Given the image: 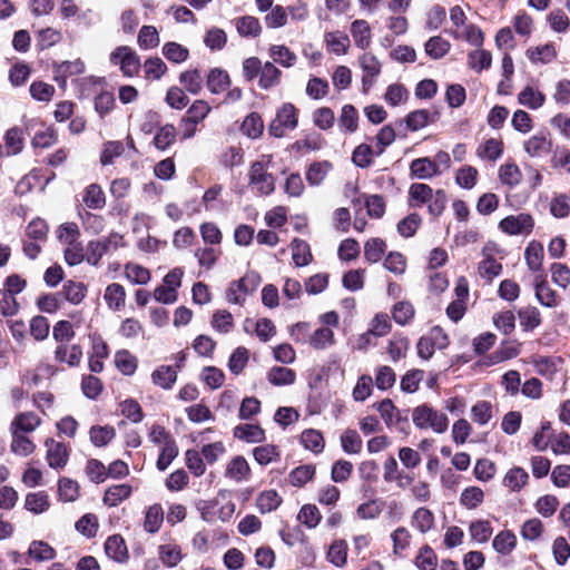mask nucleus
<instances>
[{
    "label": "nucleus",
    "mask_w": 570,
    "mask_h": 570,
    "mask_svg": "<svg viewBox=\"0 0 570 570\" xmlns=\"http://www.w3.org/2000/svg\"><path fill=\"white\" fill-rule=\"evenodd\" d=\"M414 426L421 431H431L435 434H443L449 429L448 415L428 403L415 406L411 412Z\"/></svg>",
    "instance_id": "f257e3e1"
},
{
    "label": "nucleus",
    "mask_w": 570,
    "mask_h": 570,
    "mask_svg": "<svg viewBox=\"0 0 570 570\" xmlns=\"http://www.w3.org/2000/svg\"><path fill=\"white\" fill-rule=\"evenodd\" d=\"M271 163L272 156L263 155L248 169V186L259 196L271 195L275 190V178L268 171Z\"/></svg>",
    "instance_id": "f03ea898"
},
{
    "label": "nucleus",
    "mask_w": 570,
    "mask_h": 570,
    "mask_svg": "<svg viewBox=\"0 0 570 570\" xmlns=\"http://www.w3.org/2000/svg\"><path fill=\"white\" fill-rule=\"evenodd\" d=\"M261 276L255 272L246 273L240 279L229 284L226 299L229 304L243 305L246 296L253 293L261 284Z\"/></svg>",
    "instance_id": "7ed1b4c3"
},
{
    "label": "nucleus",
    "mask_w": 570,
    "mask_h": 570,
    "mask_svg": "<svg viewBox=\"0 0 570 570\" xmlns=\"http://www.w3.org/2000/svg\"><path fill=\"white\" fill-rule=\"evenodd\" d=\"M298 125V110L289 102L283 104L277 110L275 119L269 125V132L274 137L281 138L288 130H294Z\"/></svg>",
    "instance_id": "20e7f679"
},
{
    "label": "nucleus",
    "mask_w": 570,
    "mask_h": 570,
    "mask_svg": "<svg viewBox=\"0 0 570 570\" xmlns=\"http://www.w3.org/2000/svg\"><path fill=\"white\" fill-rule=\"evenodd\" d=\"M498 228L509 236H529L534 228V218L528 213L509 215L499 222Z\"/></svg>",
    "instance_id": "39448f33"
},
{
    "label": "nucleus",
    "mask_w": 570,
    "mask_h": 570,
    "mask_svg": "<svg viewBox=\"0 0 570 570\" xmlns=\"http://www.w3.org/2000/svg\"><path fill=\"white\" fill-rule=\"evenodd\" d=\"M124 245V237L118 233H111L108 237L102 239L91 240L87 246V262L96 266L104 255Z\"/></svg>",
    "instance_id": "423d86ee"
},
{
    "label": "nucleus",
    "mask_w": 570,
    "mask_h": 570,
    "mask_svg": "<svg viewBox=\"0 0 570 570\" xmlns=\"http://www.w3.org/2000/svg\"><path fill=\"white\" fill-rule=\"evenodd\" d=\"M110 62L119 66L125 77H134L140 69V58L136 51L128 46H119L110 53Z\"/></svg>",
    "instance_id": "0eeeda50"
},
{
    "label": "nucleus",
    "mask_w": 570,
    "mask_h": 570,
    "mask_svg": "<svg viewBox=\"0 0 570 570\" xmlns=\"http://www.w3.org/2000/svg\"><path fill=\"white\" fill-rule=\"evenodd\" d=\"M358 61L363 71V90L366 91L374 85L376 78L380 76L382 71V63L377 57L371 52H364L360 56Z\"/></svg>",
    "instance_id": "6e6552de"
},
{
    "label": "nucleus",
    "mask_w": 570,
    "mask_h": 570,
    "mask_svg": "<svg viewBox=\"0 0 570 570\" xmlns=\"http://www.w3.org/2000/svg\"><path fill=\"white\" fill-rule=\"evenodd\" d=\"M45 445L47 448L46 460L48 465L55 470L63 469L69 460V448L53 439L47 440Z\"/></svg>",
    "instance_id": "1a4fd4ad"
},
{
    "label": "nucleus",
    "mask_w": 570,
    "mask_h": 570,
    "mask_svg": "<svg viewBox=\"0 0 570 570\" xmlns=\"http://www.w3.org/2000/svg\"><path fill=\"white\" fill-rule=\"evenodd\" d=\"M360 122L358 110L352 104H345L340 111L337 126L341 132L352 135L357 131Z\"/></svg>",
    "instance_id": "9d476101"
},
{
    "label": "nucleus",
    "mask_w": 570,
    "mask_h": 570,
    "mask_svg": "<svg viewBox=\"0 0 570 570\" xmlns=\"http://www.w3.org/2000/svg\"><path fill=\"white\" fill-rule=\"evenodd\" d=\"M552 142L546 132H537L524 141V151L530 157L541 158L550 153Z\"/></svg>",
    "instance_id": "9b49d317"
},
{
    "label": "nucleus",
    "mask_w": 570,
    "mask_h": 570,
    "mask_svg": "<svg viewBox=\"0 0 570 570\" xmlns=\"http://www.w3.org/2000/svg\"><path fill=\"white\" fill-rule=\"evenodd\" d=\"M82 358V348L78 344H59L55 350V361L76 367Z\"/></svg>",
    "instance_id": "f8f14e48"
},
{
    "label": "nucleus",
    "mask_w": 570,
    "mask_h": 570,
    "mask_svg": "<svg viewBox=\"0 0 570 570\" xmlns=\"http://www.w3.org/2000/svg\"><path fill=\"white\" fill-rule=\"evenodd\" d=\"M535 298L538 302L549 308L556 307L559 304V297L546 279V275L540 274L534 277Z\"/></svg>",
    "instance_id": "ddd939ff"
},
{
    "label": "nucleus",
    "mask_w": 570,
    "mask_h": 570,
    "mask_svg": "<svg viewBox=\"0 0 570 570\" xmlns=\"http://www.w3.org/2000/svg\"><path fill=\"white\" fill-rule=\"evenodd\" d=\"M392 541V554L396 558H403L405 551L411 547L413 534L404 525L394 529L390 534Z\"/></svg>",
    "instance_id": "4468645a"
},
{
    "label": "nucleus",
    "mask_w": 570,
    "mask_h": 570,
    "mask_svg": "<svg viewBox=\"0 0 570 570\" xmlns=\"http://www.w3.org/2000/svg\"><path fill=\"white\" fill-rule=\"evenodd\" d=\"M41 424V419L33 412H21L10 424L11 433L27 434L33 432Z\"/></svg>",
    "instance_id": "2eb2a0df"
},
{
    "label": "nucleus",
    "mask_w": 570,
    "mask_h": 570,
    "mask_svg": "<svg viewBox=\"0 0 570 570\" xmlns=\"http://www.w3.org/2000/svg\"><path fill=\"white\" fill-rule=\"evenodd\" d=\"M250 475V468L242 455L234 456L226 465L225 476L235 482H243Z\"/></svg>",
    "instance_id": "dca6fc26"
},
{
    "label": "nucleus",
    "mask_w": 570,
    "mask_h": 570,
    "mask_svg": "<svg viewBox=\"0 0 570 570\" xmlns=\"http://www.w3.org/2000/svg\"><path fill=\"white\" fill-rule=\"evenodd\" d=\"M235 439L247 443H261L265 441V431L258 424H238L233 430Z\"/></svg>",
    "instance_id": "f3484780"
},
{
    "label": "nucleus",
    "mask_w": 570,
    "mask_h": 570,
    "mask_svg": "<svg viewBox=\"0 0 570 570\" xmlns=\"http://www.w3.org/2000/svg\"><path fill=\"white\" fill-rule=\"evenodd\" d=\"M411 525L422 534L428 533L435 527L434 513L425 507L415 509L411 515Z\"/></svg>",
    "instance_id": "a211bd4d"
},
{
    "label": "nucleus",
    "mask_w": 570,
    "mask_h": 570,
    "mask_svg": "<svg viewBox=\"0 0 570 570\" xmlns=\"http://www.w3.org/2000/svg\"><path fill=\"white\" fill-rule=\"evenodd\" d=\"M525 56L533 65H548L557 58V50L553 43H546L529 48Z\"/></svg>",
    "instance_id": "6ab92c4d"
},
{
    "label": "nucleus",
    "mask_w": 570,
    "mask_h": 570,
    "mask_svg": "<svg viewBox=\"0 0 570 570\" xmlns=\"http://www.w3.org/2000/svg\"><path fill=\"white\" fill-rule=\"evenodd\" d=\"M544 257L543 246L540 242L531 240L524 250V261L528 268L533 273L542 272Z\"/></svg>",
    "instance_id": "aec40b11"
},
{
    "label": "nucleus",
    "mask_w": 570,
    "mask_h": 570,
    "mask_svg": "<svg viewBox=\"0 0 570 570\" xmlns=\"http://www.w3.org/2000/svg\"><path fill=\"white\" fill-rule=\"evenodd\" d=\"M498 176L501 184L509 188L517 187L523 177L520 167L512 160H508L499 167Z\"/></svg>",
    "instance_id": "412c9836"
},
{
    "label": "nucleus",
    "mask_w": 570,
    "mask_h": 570,
    "mask_svg": "<svg viewBox=\"0 0 570 570\" xmlns=\"http://www.w3.org/2000/svg\"><path fill=\"white\" fill-rule=\"evenodd\" d=\"M50 505V499L46 491L30 492L24 498V509L33 514L47 512Z\"/></svg>",
    "instance_id": "4be33fe9"
},
{
    "label": "nucleus",
    "mask_w": 570,
    "mask_h": 570,
    "mask_svg": "<svg viewBox=\"0 0 570 570\" xmlns=\"http://www.w3.org/2000/svg\"><path fill=\"white\" fill-rule=\"evenodd\" d=\"M132 493V488L129 484H114L109 487L104 494L102 502L107 507H117L127 500Z\"/></svg>",
    "instance_id": "5701e85b"
},
{
    "label": "nucleus",
    "mask_w": 570,
    "mask_h": 570,
    "mask_svg": "<svg viewBox=\"0 0 570 570\" xmlns=\"http://www.w3.org/2000/svg\"><path fill=\"white\" fill-rule=\"evenodd\" d=\"M82 204L88 209H102L106 205V196L98 184L88 185L82 191Z\"/></svg>",
    "instance_id": "b1692460"
},
{
    "label": "nucleus",
    "mask_w": 570,
    "mask_h": 570,
    "mask_svg": "<svg viewBox=\"0 0 570 570\" xmlns=\"http://www.w3.org/2000/svg\"><path fill=\"white\" fill-rule=\"evenodd\" d=\"M105 551L110 559L117 562H125L129 557L126 542L119 534H114L106 540Z\"/></svg>",
    "instance_id": "393cba45"
},
{
    "label": "nucleus",
    "mask_w": 570,
    "mask_h": 570,
    "mask_svg": "<svg viewBox=\"0 0 570 570\" xmlns=\"http://www.w3.org/2000/svg\"><path fill=\"white\" fill-rule=\"evenodd\" d=\"M517 535L511 530L500 531L492 540V547L495 552L507 557L512 553L517 547Z\"/></svg>",
    "instance_id": "a878e982"
},
{
    "label": "nucleus",
    "mask_w": 570,
    "mask_h": 570,
    "mask_svg": "<svg viewBox=\"0 0 570 570\" xmlns=\"http://www.w3.org/2000/svg\"><path fill=\"white\" fill-rule=\"evenodd\" d=\"M348 546L344 539L334 540L326 552V560L336 568L347 563Z\"/></svg>",
    "instance_id": "bb28decb"
},
{
    "label": "nucleus",
    "mask_w": 570,
    "mask_h": 570,
    "mask_svg": "<svg viewBox=\"0 0 570 570\" xmlns=\"http://www.w3.org/2000/svg\"><path fill=\"white\" fill-rule=\"evenodd\" d=\"M518 102L529 109L537 110L546 102V96L539 89L532 86H525L518 94Z\"/></svg>",
    "instance_id": "cd10ccee"
},
{
    "label": "nucleus",
    "mask_w": 570,
    "mask_h": 570,
    "mask_svg": "<svg viewBox=\"0 0 570 570\" xmlns=\"http://www.w3.org/2000/svg\"><path fill=\"white\" fill-rule=\"evenodd\" d=\"M235 28L240 37L256 38L262 33L261 21L253 16H243L234 20Z\"/></svg>",
    "instance_id": "c85d7f7f"
},
{
    "label": "nucleus",
    "mask_w": 570,
    "mask_h": 570,
    "mask_svg": "<svg viewBox=\"0 0 570 570\" xmlns=\"http://www.w3.org/2000/svg\"><path fill=\"white\" fill-rule=\"evenodd\" d=\"M158 558L164 566L174 568L183 560L181 548L176 542L160 544L158 547Z\"/></svg>",
    "instance_id": "c756f323"
},
{
    "label": "nucleus",
    "mask_w": 570,
    "mask_h": 570,
    "mask_svg": "<svg viewBox=\"0 0 570 570\" xmlns=\"http://www.w3.org/2000/svg\"><path fill=\"white\" fill-rule=\"evenodd\" d=\"M327 50L337 56L347 53L350 48V38L342 31L326 32L324 36Z\"/></svg>",
    "instance_id": "7c9ffc66"
},
{
    "label": "nucleus",
    "mask_w": 570,
    "mask_h": 570,
    "mask_svg": "<svg viewBox=\"0 0 570 570\" xmlns=\"http://www.w3.org/2000/svg\"><path fill=\"white\" fill-rule=\"evenodd\" d=\"M151 381L156 386L170 390L177 381V368L170 365H160L151 373Z\"/></svg>",
    "instance_id": "2f4dec72"
},
{
    "label": "nucleus",
    "mask_w": 570,
    "mask_h": 570,
    "mask_svg": "<svg viewBox=\"0 0 570 570\" xmlns=\"http://www.w3.org/2000/svg\"><path fill=\"white\" fill-rule=\"evenodd\" d=\"M351 35L356 47L365 50L370 47L372 35L371 27L365 20H355L351 24Z\"/></svg>",
    "instance_id": "473e14b6"
},
{
    "label": "nucleus",
    "mask_w": 570,
    "mask_h": 570,
    "mask_svg": "<svg viewBox=\"0 0 570 570\" xmlns=\"http://www.w3.org/2000/svg\"><path fill=\"white\" fill-rule=\"evenodd\" d=\"M450 49L451 43L441 36H433L424 43L425 53L433 60L442 59Z\"/></svg>",
    "instance_id": "72a5a7b5"
},
{
    "label": "nucleus",
    "mask_w": 570,
    "mask_h": 570,
    "mask_svg": "<svg viewBox=\"0 0 570 570\" xmlns=\"http://www.w3.org/2000/svg\"><path fill=\"white\" fill-rule=\"evenodd\" d=\"M104 298L110 309L119 311L125 306L126 291L122 285L112 283L106 287Z\"/></svg>",
    "instance_id": "f704fd0d"
},
{
    "label": "nucleus",
    "mask_w": 570,
    "mask_h": 570,
    "mask_svg": "<svg viewBox=\"0 0 570 570\" xmlns=\"http://www.w3.org/2000/svg\"><path fill=\"white\" fill-rule=\"evenodd\" d=\"M83 70L85 65L79 59L75 61H63L56 67L55 79L60 85L65 86L68 77L80 75L83 72Z\"/></svg>",
    "instance_id": "c9c22d12"
},
{
    "label": "nucleus",
    "mask_w": 570,
    "mask_h": 570,
    "mask_svg": "<svg viewBox=\"0 0 570 570\" xmlns=\"http://www.w3.org/2000/svg\"><path fill=\"white\" fill-rule=\"evenodd\" d=\"M503 154V142L497 138H490L476 148V155L481 159L495 161Z\"/></svg>",
    "instance_id": "e433bc0d"
},
{
    "label": "nucleus",
    "mask_w": 570,
    "mask_h": 570,
    "mask_svg": "<svg viewBox=\"0 0 570 570\" xmlns=\"http://www.w3.org/2000/svg\"><path fill=\"white\" fill-rule=\"evenodd\" d=\"M438 563V556L429 544L421 547L414 558V564L419 570H436Z\"/></svg>",
    "instance_id": "4c0bfd02"
},
{
    "label": "nucleus",
    "mask_w": 570,
    "mask_h": 570,
    "mask_svg": "<svg viewBox=\"0 0 570 570\" xmlns=\"http://www.w3.org/2000/svg\"><path fill=\"white\" fill-rule=\"evenodd\" d=\"M528 472L520 466H514L505 473L502 483L511 491L518 492L528 483Z\"/></svg>",
    "instance_id": "58836bf2"
},
{
    "label": "nucleus",
    "mask_w": 570,
    "mask_h": 570,
    "mask_svg": "<svg viewBox=\"0 0 570 570\" xmlns=\"http://www.w3.org/2000/svg\"><path fill=\"white\" fill-rule=\"evenodd\" d=\"M282 497L276 490H265L256 498V508L261 513L275 511L282 503Z\"/></svg>",
    "instance_id": "ea45409f"
},
{
    "label": "nucleus",
    "mask_w": 570,
    "mask_h": 570,
    "mask_svg": "<svg viewBox=\"0 0 570 570\" xmlns=\"http://www.w3.org/2000/svg\"><path fill=\"white\" fill-rule=\"evenodd\" d=\"M78 216L81 220L83 229L91 234V235H98L101 233L105 228V219L100 215H96L91 212H88L86 209H79Z\"/></svg>",
    "instance_id": "a19ab883"
},
{
    "label": "nucleus",
    "mask_w": 570,
    "mask_h": 570,
    "mask_svg": "<svg viewBox=\"0 0 570 570\" xmlns=\"http://www.w3.org/2000/svg\"><path fill=\"white\" fill-rule=\"evenodd\" d=\"M164 522V510L159 503L150 505L145 513L144 529L149 533L159 531Z\"/></svg>",
    "instance_id": "79ce46f5"
},
{
    "label": "nucleus",
    "mask_w": 570,
    "mask_h": 570,
    "mask_svg": "<svg viewBox=\"0 0 570 570\" xmlns=\"http://www.w3.org/2000/svg\"><path fill=\"white\" fill-rule=\"evenodd\" d=\"M411 175L419 179H430L436 176V169L432 159L428 157L416 158L410 165Z\"/></svg>",
    "instance_id": "37998d69"
},
{
    "label": "nucleus",
    "mask_w": 570,
    "mask_h": 570,
    "mask_svg": "<svg viewBox=\"0 0 570 570\" xmlns=\"http://www.w3.org/2000/svg\"><path fill=\"white\" fill-rule=\"evenodd\" d=\"M230 79L227 71L214 68L207 76V87L213 94H220L229 86Z\"/></svg>",
    "instance_id": "c03bdc74"
},
{
    "label": "nucleus",
    "mask_w": 570,
    "mask_h": 570,
    "mask_svg": "<svg viewBox=\"0 0 570 570\" xmlns=\"http://www.w3.org/2000/svg\"><path fill=\"white\" fill-rule=\"evenodd\" d=\"M492 55L484 49H476L468 55V66L475 72L480 73L491 67Z\"/></svg>",
    "instance_id": "a18cd8bd"
},
{
    "label": "nucleus",
    "mask_w": 570,
    "mask_h": 570,
    "mask_svg": "<svg viewBox=\"0 0 570 570\" xmlns=\"http://www.w3.org/2000/svg\"><path fill=\"white\" fill-rule=\"evenodd\" d=\"M520 325L523 331H533L541 324V314L535 306H525L518 311Z\"/></svg>",
    "instance_id": "49530a36"
},
{
    "label": "nucleus",
    "mask_w": 570,
    "mask_h": 570,
    "mask_svg": "<svg viewBox=\"0 0 570 570\" xmlns=\"http://www.w3.org/2000/svg\"><path fill=\"white\" fill-rule=\"evenodd\" d=\"M240 130L248 138L256 139L264 131V121L257 112H250L245 117Z\"/></svg>",
    "instance_id": "de8ad7c7"
},
{
    "label": "nucleus",
    "mask_w": 570,
    "mask_h": 570,
    "mask_svg": "<svg viewBox=\"0 0 570 570\" xmlns=\"http://www.w3.org/2000/svg\"><path fill=\"white\" fill-rule=\"evenodd\" d=\"M308 343L315 350H325L335 343L334 332L328 327L316 328L308 338Z\"/></svg>",
    "instance_id": "09e8293b"
},
{
    "label": "nucleus",
    "mask_w": 570,
    "mask_h": 570,
    "mask_svg": "<svg viewBox=\"0 0 570 570\" xmlns=\"http://www.w3.org/2000/svg\"><path fill=\"white\" fill-rule=\"evenodd\" d=\"M519 353L520 348L518 344L504 342L499 346V348L494 353L489 355V361L487 362V365H494L511 360L513 357H517Z\"/></svg>",
    "instance_id": "8fccbe9b"
},
{
    "label": "nucleus",
    "mask_w": 570,
    "mask_h": 570,
    "mask_svg": "<svg viewBox=\"0 0 570 570\" xmlns=\"http://www.w3.org/2000/svg\"><path fill=\"white\" fill-rule=\"evenodd\" d=\"M61 294L66 301L78 305L85 299L87 295V287L80 282L68 281L63 284Z\"/></svg>",
    "instance_id": "3c124183"
},
{
    "label": "nucleus",
    "mask_w": 570,
    "mask_h": 570,
    "mask_svg": "<svg viewBox=\"0 0 570 570\" xmlns=\"http://www.w3.org/2000/svg\"><path fill=\"white\" fill-rule=\"evenodd\" d=\"M291 249L292 258L296 266H306L312 261L309 246L305 240L294 238L291 243Z\"/></svg>",
    "instance_id": "603ef678"
},
{
    "label": "nucleus",
    "mask_w": 570,
    "mask_h": 570,
    "mask_svg": "<svg viewBox=\"0 0 570 570\" xmlns=\"http://www.w3.org/2000/svg\"><path fill=\"white\" fill-rule=\"evenodd\" d=\"M11 436L10 450L12 453L19 456H28L35 452L36 444L26 434L11 433Z\"/></svg>",
    "instance_id": "864d4df0"
},
{
    "label": "nucleus",
    "mask_w": 570,
    "mask_h": 570,
    "mask_svg": "<svg viewBox=\"0 0 570 570\" xmlns=\"http://www.w3.org/2000/svg\"><path fill=\"white\" fill-rule=\"evenodd\" d=\"M125 276L129 282L138 285H146L151 278L148 268L131 262L125 265Z\"/></svg>",
    "instance_id": "5fc2aeb1"
},
{
    "label": "nucleus",
    "mask_w": 570,
    "mask_h": 570,
    "mask_svg": "<svg viewBox=\"0 0 570 570\" xmlns=\"http://www.w3.org/2000/svg\"><path fill=\"white\" fill-rule=\"evenodd\" d=\"M253 456L259 465H267L277 462L281 453L276 445L264 444L253 449Z\"/></svg>",
    "instance_id": "6e6d98bb"
},
{
    "label": "nucleus",
    "mask_w": 570,
    "mask_h": 570,
    "mask_svg": "<svg viewBox=\"0 0 570 570\" xmlns=\"http://www.w3.org/2000/svg\"><path fill=\"white\" fill-rule=\"evenodd\" d=\"M295 372L283 366H274L267 373L268 382L275 386L291 385L295 382Z\"/></svg>",
    "instance_id": "4d7b16f0"
},
{
    "label": "nucleus",
    "mask_w": 570,
    "mask_h": 570,
    "mask_svg": "<svg viewBox=\"0 0 570 570\" xmlns=\"http://www.w3.org/2000/svg\"><path fill=\"white\" fill-rule=\"evenodd\" d=\"M281 75V70L272 62H265L259 73V87L264 90L275 87L279 83Z\"/></svg>",
    "instance_id": "13d9d810"
},
{
    "label": "nucleus",
    "mask_w": 570,
    "mask_h": 570,
    "mask_svg": "<svg viewBox=\"0 0 570 570\" xmlns=\"http://www.w3.org/2000/svg\"><path fill=\"white\" fill-rule=\"evenodd\" d=\"M433 190L426 184L415 183L410 186L409 197L410 205L413 207H421L432 198Z\"/></svg>",
    "instance_id": "bf43d9fd"
},
{
    "label": "nucleus",
    "mask_w": 570,
    "mask_h": 570,
    "mask_svg": "<svg viewBox=\"0 0 570 570\" xmlns=\"http://www.w3.org/2000/svg\"><path fill=\"white\" fill-rule=\"evenodd\" d=\"M297 520L307 529H315L322 520V514L315 504L307 503L299 509Z\"/></svg>",
    "instance_id": "052dcab7"
},
{
    "label": "nucleus",
    "mask_w": 570,
    "mask_h": 570,
    "mask_svg": "<svg viewBox=\"0 0 570 570\" xmlns=\"http://www.w3.org/2000/svg\"><path fill=\"white\" fill-rule=\"evenodd\" d=\"M386 249V243L379 237L370 238L364 244V258L373 264L381 261Z\"/></svg>",
    "instance_id": "680f3d73"
},
{
    "label": "nucleus",
    "mask_w": 570,
    "mask_h": 570,
    "mask_svg": "<svg viewBox=\"0 0 570 570\" xmlns=\"http://www.w3.org/2000/svg\"><path fill=\"white\" fill-rule=\"evenodd\" d=\"M469 533L473 541L485 543L493 533V528L489 520H475L469 527Z\"/></svg>",
    "instance_id": "e2e57ef3"
},
{
    "label": "nucleus",
    "mask_w": 570,
    "mask_h": 570,
    "mask_svg": "<svg viewBox=\"0 0 570 570\" xmlns=\"http://www.w3.org/2000/svg\"><path fill=\"white\" fill-rule=\"evenodd\" d=\"M340 441L343 451L347 454H358L362 451L363 442L355 430H345L342 433Z\"/></svg>",
    "instance_id": "0e129e2a"
},
{
    "label": "nucleus",
    "mask_w": 570,
    "mask_h": 570,
    "mask_svg": "<svg viewBox=\"0 0 570 570\" xmlns=\"http://www.w3.org/2000/svg\"><path fill=\"white\" fill-rule=\"evenodd\" d=\"M409 347L410 341L407 340V337L395 336L389 341L386 352L390 356V360L395 363L406 356Z\"/></svg>",
    "instance_id": "69168bd1"
},
{
    "label": "nucleus",
    "mask_w": 570,
    "mask_h": 570,
    "mask_svg": "<svg viewBox=\"0 0 570 570\" xmlns=\"http://www.w3.org/2000/svg\"><path fill=\"white\" fill-rule=\"evenodd\" d=\"M479 171L471 165H464L456 170L455 183L464 189H472L478 181Z\"/></svg>",
    "instance_id": "338daca9"
},
{
    "label": "nucleus",
    "mask_w": 570,
    "mask_h": 570,
    "mask_svg": "<svg viewBox=\"0 0 570 570\" xmlns=\"http://www.w3.org/2000/svg\"><path fill=\"white\" fill-rule=\"evenodd\" d=\"M163 55L170 62L181 63L188 59L189 50L178 42L169 41L163 46Z\"/></svg>",
    "instance_id": "774afa93"
}]
</instances>
